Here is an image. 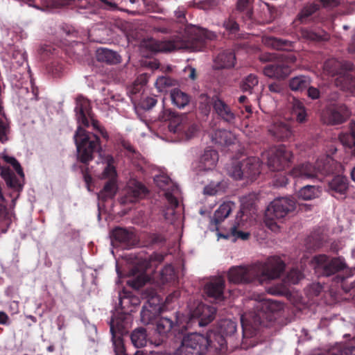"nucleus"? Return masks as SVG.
<instances>
[{"mask_svg": "<svg viewBox=\"0 0 355 355\" xmlns=\"http://www.w3.org/2000/svg\"><path fill=\"white\" fill-rule=\"evenodd\" d=\"M96 58L99 62L111 64H117L121 61V56L116 51L105 48H100L97 50Z\"/></svg>", "mask_w": 355, "mask_h": 355, "instance_id": "29", "label": "nucleus"}, {"mask_svg": "<svg viewBox=\"0 0 355 355\" xmlns=\"http://www.w3.org/2000/svg\"><path fill=\"white\" fill-rule=\"evenodd\" d=\"M345 355H355V344L353 341L344 345Z\"/></svg>", "mask_w": 355, "mask_h": 355, "instance_id": "64", "label": "nucleus"}, {"mask_svg": "<svg viewBox=\"0 0 355 355\" xmlns=\"http://www.w3.org/2000/svg\"><path fill=\"white\" fill-rule=\"evenodd\" d=\"M231 234L236 238L241 239L243 241L248 239L250 237V233L238 230L236 226L231 227Z\"/></svg>", "mask_w": 355, "mask_h": 355, "instance_id": "61", "label": "nucleus"}, {"mask_svg": "<svg viewBox=\"0 0 355 355\" xmlns=\"http://www.w3.org/2000/svg\"><path fill=\"white\" fill-rule=\"evenodd\" d=\"M225 282L223 278L219 277L211 280L205 286V293L208 297L214 302H221L224 300V289Z\"/></svg>", "mask_w": 355, "mask_h": 355, "instance_id": "18", "label": "nucleus"}, {"mask_svg": "<svg viewBox=\"0 0 355 355\" xmlns=\"http://www.w3.org/2000/svg\"><path fill=\"white\" fill-rule=\"evenodd\" d=\"M264 44L278 51H291L294 46V42L275 37H266L263 39Z\"/></svg>", "mask_w": 355, "mask_h": 355, "instance_id": "27", "label": "nucleus"}, {"mask_svg": "<svg viewBox=\"0 0 355 355\" xmlns=\"http://www.w3.org/2000/svg\"><path fill=\"white\" fill-rule=\"evenodd\" d=\"M240 15V17L242 18L244 23L250 24L252 22V9H246L242 11H237Z\"/></svg>", "mask_w": 355, "mask_h": 355, "instance_id": "59", "label": "nucleus"}, {"mask_svg": "<svg viewBox=\"0 0 355 355\" xmlns=\"http://www.w3.org/2000/svg\"><path fill=\"white\" fill-rule=\"evenodd\" d=\"M226 347V341L223 336L209 331L206 336L192 333L184 336L178 348L182 355H204L207 351L223 352Z\"/></svg>", "mask_w": 355, "mask_h": 355, "instance_id": "5", "label": "nucleus"}, {"mask_svg": "<svg viewBox=\"0 0 355 355\" xmlns=\"http://www.w3.org/2000/svg\"><path fill=\"white\" fill-rule=\"evenodd\" d=\"M216 142L221 145L229 146L232 144V134L226 130L216 132Z\"/></svg>", "mask_w": 355, "mask_h": 355, "instance_id": "50", "label": "nucleus"}, {"mask_svg": "<svg viewBox=\"0 0 355 355\" xmlns=\"http://www.w3.org/2000/svg\"><path fill=\"white\" fill-rule=\"evenodd\" d=\"M112 341L115 355H128L122 336H112Z\"/></svg>", "mask_w": 355, "mask_h": 355, "instance_id": "47", "label": "nucleus"}, {"mask_svg": "<svg viewBox=\"0 0 355 355\" xmlns=\"http://www.w3.org/2000/svg\"><path fill=\"white\" fill-rule=\"evenodd\" d=\"M117 189L116 180H108L100 191L98 197L104 201L109 198H113L116 193Z\"/></svg>", "mask_w": 355, "mask_h": 355, "instance_id": "40", "label": "nucleus"}, {"mask_svg": "<svg viewBox=\"0 0 355 355\" xmlns=\"http://www.w3.org/2000/svg\"><path fill=\"white\" fill-rule=\"evenodd\" d=\"M214 62V67L217 69H230L235 65L236 55L232 51L225 50L219 53Z\"/></svg>", "mask_w": 355, "mask_h": 355, "instance_id": "23", "label": "nucleus"}, {"mask_svg": "<svg viewBox=\"0 0 355 355\" xmlns=\"http://www.w3.org/2000/svg\"><path fill=\"white\" fill-rule=\"evenodd\" d=\"M349 189V182L346 177L336 175L329 182V192L337 199L344 200Z\"/></svg>", "mask_w": 355, "mask_h": 355, "instance_id": "20", "label": "nucleus"}, {"mask_svg": "<svg viewBox=\"0 0 355 355\" xmlns=\"http://www.w3.org/2000/svg\"><path fill=\"white\" fill-rule=\"evenodd\" d=\"M254 0H237L236 11H242L252 8Z\"/></svg>", "mask_w": 355, "mask_h": 355, "instance_id": "60", "label": "nucleus"}, {"mask_svg": "<svg viewBox=\"0 0 355 355\" xmlns=\"http://www.w3.org/2000/svg\"><path fill=\"white\" fill-rule=\"evenodd\" d=\"M128 315L124 313L114 315L110 322V333L112 336H121L126 332L128 327Z\"/></svg>", "mask_w": 355, "mask_h": 355, "instance_id": "24", "label": "nucleus"}, {"mask_svg": "<svg viewBox=\"0 0 355 355\" xmlns=\"http://www.w3.org/2000/svg\"><path fill=\"white\" fill-rule=\"evenodd\" d=\"M350 135H343L340 137V139L343 145L352 147L355 146V122H351L349 125Z\"/></svg>", "mask_w": 355, "mask_h": 355, "instance_id": "48", "label": "nucleus"}, {"mask_svg": "<svg viewBox=\"0 0 355 355\" xmlns=\"http://www.w3.org/2000/svg\"><path fill=\"white\" fill-rule=\"evenodd\" d=\"M217 38L216 33L198 27L188 28L183 38L176 37L169 40L159 41L150 39L144 42L145 46L152 52H170L178 49H187L191 51H204L207 41Z\"/></svg>", "mask_w": 355, "mask_h": 355, "instance_id": "2", "label": "nucleus"}, {"mask_svg": "<svg viewBox=\"0 0 355 355\" xmlns=\"http://www.w3.org/2000/svg\"><path fill=\"white\" fill-rule=\"evenodd\" d=\"M8 129V124L3 119H0V141H4L7 140Z\"/></svg>", "mask_w": 355, "mask_h": 355, "instance_id": "62", "label": "nucleus"}, {"mask_svg": "<svg viewBox=\"0 0 355 355\" xmlns=\"http://www.w3.org/2000/svg\"><path fill=\"white\" fill-rule=\"evenodd\" d=\"M103 178L116 180L117 173L115 166H106L102 173Z\"/></svg>", "mask_w": 355, "mask_h": 355, "instance_id": "57", "label": "nucleus"}, {"mask_svg": "<svg viewBox=\"0 0 355 355\" xmlns=\"http://www.w3.org/2000/svg\"><path fill=\"white\" fill-rule=\"evenodd\" d=\"M178 276L171 265L166 266L160 272V279L162 284L175 283Z\"/></svg>", "mask_w": 355, "mask_h": 355, "instance_id": "43", "label": "nucleus"}, {"mask_svg": "<svg viewBox=\"0 0 355 355\" xmlns=\"http://www.w3.org/2000/svg\"><path fill=\"white\" fill-rule=\"evenodd\" d=\"M243 167L244 177L251 181L255 180L261 173V162L256 157H250L243 160Z\"/></svg>", "mask_w": 355, "mask_h": 355, "instance_id": "22", "label": "nucleus"}, {"mask_svg": "<svg viewBox=\"0 0 355 355\" xmlns=\"http://www.w3.org/2000/svg\"><path fill=\"white\" fill-rule=\"evenodd\" d=\"M315 269L319 275L322 277L334 276L333 281L340 284L342 289L348 293L352 286L347 284V279L353 275L345 259L342 257H331L324 254L315 255L313 257Z\"/></svg>", "mask_w": 355, "mask_h": 355, "instance_id": "4", "label": "nucleus"}, {"mask_svg": "<svg viewBox=\"0 0 355 355\" xmlns=\"http://www.w3.org/2000/svg\"><path fill=\"white\" fill-rule=\"evenodd\" d=\"M289 175L293 178L300 180L318 179L315 164L313 165L310 162H305L295 166L289 172Z\"/></svg>", "mask_w": 355, "mask_h": 355, "instance_id": "21", "label": "nucleus"}, {"mask_svg": "<svg viewBox=\"0 0 355 355\" xmlns=\"http://www.w3.org/2000/svg\"><path fill=\"white\" fill-rule=\"evenodd\" d=\"M296 208L294 198L282 197L275 198L268 206L265 213L266 225L272 230L277 227L275 220L282 219Z\"/></svg>", "mask_w": 355, "mask_h": 355, "instance_id": "7", "label": "nucleus"}, {"mask_svg": "<svg viewBox=\"0 0 355 355\" xmlns=\"http://www.w3.org/2000/svg\"><path fill=\"white\" fill-rule=\"evenodd\" d=\"M3 160L12 166L17 173L21 178L24 177V173L23 172V169L19 164V162L14 157L8 155L3 156Z\"/></svg>", "mask_w": 355, "mask_h": 355, "instance_id": "53", "label": "nucleus"}, {"mask_svg": "<svg viewBox=\"0 0 355 355\" xmlns=\"http://www.w3.org/2000/svg\"><path fill=\"white\" fill-rule=\"evenodd\" d=\"M177 327V322H174L170 318L162 317L156 322V333L158 334V339L154 342L151 341L152 343L156 346H159L166 341V338L169 334L172 331H175Z\"/></svg>", "mask_w": 355, "mask_h": 355, "instance_id": "17", "label": "nucleus"}, {"mask_svg": "<svg viewBox=\"0 0 355 355\" xmlns=\"http://www.w3.org/2000/svg\"><path fill=\"white\" fill-rule=\"evenodd\" d=\"M269 132L278 140L287 139L293 135L290 125L283 121L275 123Z\"/></svg>", "mask_w": 355, "mask_h": 355, "instance_id": "26", "label": "nucleus"}, {"mask_svg": "<svg viewBox=\"0 0 355 355\" xmlns=\"http://www.w3.org/2000/svg\"><path fill=\"white\" fill-rule=\"evenodd\" d=\"M76 116L79 124L78 126L89 127L90 124L97 131L99 128L98 121L94 119L90 101L82 96H79L76 100L75 107Z\"/></svg>", "mask_w": 355, "mask_h": 355, "instance_id": "9", "label": "nucleus"}, {"mask_svg": "<svg viewBox=\"0 0 355 355\" xmlns=\"http://www.w3.org/2000/svg\"><path fill=\"white\" fill-rule=\"evenodd\" d=\"M169 129L174 133L188 140L191 139L198 131V125L186 116L181 117L171 123Z\"/></svg>", "mask_w": 355, "mask_h": 355, "instance_id": "13", "label": "nucleus"}, {"mask_svg": "<svg viewBox=\"0 0 355 355\" xmlns=\"http://www.w3.org/2000/svg\"><path fill=\"white\" fill-rule=\"evenodd\" d=\"M310 78L305 76L292 78L289 81V87L292 91L302 92L310 85Z\"/></svg>", "mask_w": 355, "mask_h": 355, "instance_id": "39", "label": "nucleus"}, {"mask_svg": "<svg viewBox=\"0 0 355 355\" xmlns=\"http://www.w3.org/2000/svg\"><path fill=\"white\" fill-rule=\"evenodd\" d=\"M170 96L173 104L180 109L184 108L190 102V96L178 88L172 89Z\"/></svg>", "mask_w": 355, "mask_h": 355, "instance_id": "35", "label": "nucleus"}, {"mask_svg": "<svg viewBox=\"0 0 355 355\" xmlns=\"http://www.w3.org/2000/svg\"><path fill=\"white\" fill-rule=\"evenodd\" d=\"M318 9V7L315 4H311L304 7L297 15L298 19L302 23L304 22L306 19L315 13Z\"/></svg>", "mask_w": 355, "mask_h": 355, "instance_id": "51", "label": "nucleus"}, {"mask_svg": "<svg viewBox=\"0 0 355 355\" xmlns=\"http://www.w3.org/2000/svg\"><path fill=\"white\" fill-rule=\"evenodd\" d=\"M73 139L76 146L77 159L85 165L94 159L95 154L100 153L102 150L99 137L87 131L83 127H78Z\"/></svg>", "mask_w": 355, "mask_h": 355, "instance_id": "6", "label": "nucleus"}, {"mask_svg": "<svg viewBox=\"0 0 355 355\" xmlns=\"http://www.w3.org/2000/svg\"><path fill=\"white\" fill-rule=\"evenodd\" d=\"M164 257L162 254L153 253L146 257L142 261L139 269H136L137 272H146L148 268L155 266L164 261Z\"/></svg>", "mask_w": 355, "mask_h": 355, "instance_id": "38", "label": "nucleus"}, {"mask_svg": "<svg viewBox=\"0 0 355 355\" xmlns=\"http://www.w3.org/2000/svg\"><path fill=\"white\" fill-rule=\"evenodd\" d=\"M293 112L296 115L297 121L299 123H303L306 121V113L305 107H304L302 103L297 100H294Z\"/></svg>", "mask_w": 355, "mask_h": 355, "instance_id": "49", "label": "nucleus"}, {"mask_svg": "<svg viewBox=\"0 0 355 355\" xmlns=\"http://www.w3.org/2000/svg\"><path fill=\"white\" fill-rule=\"evenodd\" d=\"M158 310L157 306H152L150 302L146 303L140 313L141 322L144 324H153L157 316Z\"/></svg>", "mask_w": 355, "mask_h": 355, "instance_id": "32", "label": "nucleus"}, {"mask_svg": "<svg viewBox=\"0 0 355 355\" xmlns=\"http://www.w3.org/2000/svg\"><path fill=\"white\" fill-rule=\"evenodd\" d=\"M223 27L230 38L237 39L240 37V25L236 21L234 14L230 15L228 18L224 20Z\"/></svg>", "mask_w": 355, "mask_h": 355, "instance_id": "30", "label": "nucleus"}, {"mask_svg": "<svg viewBox=\"0 0 355 355\" xmlns=\"http://www.w3.org/2000/svg\"><path fill=\"white\" fill-rule=\"evenodd\" d=\"M112 242L124 248H130L136 245L137 239L135 233L130 229L117 227L111 232Z\"/></svg>", "mask_w": 355, "mask_h": 355, "instance_id": "14", "label": "nucleus"}, {"mask_svg": "<svg viewBox=\"0 0 355 355\" xmlns=\"http://www.w3.org/2000/svg\"><path fill=\"white\" fill-rule=\"evenodd\" d=\"M287 278L291 283L297 284L302 279V273L297 269H292L288 272Z\"/></svg>", "mask_w": 355, "mask_h": 355, "instance_id": "58", "label": "nucleus"}, {"mask_svg": "<svg viewBox=\"0 0 355 355\" xmlns=\"http://www.w3.org/2000/svg\"><path fill=\"white\" fill-rule=\"evenodd\" d=\"M282 309V303L270 299H261L256 302L253 311L242 315L243 348L254 347L259 341H262L260 337L265 334V329L272 327L277 319V313Z\"/></svg>", "mask_w": 355, "mask_h": 355, "instance_id": "1", "label": "nucleus"}, {"mask_svg": "<svg viewBox=\"0 0 355 355\" xmlns=\"http://www.w3.org/2000/svg\"><path fill=\"white\" fill-rule=\"evenodd\" d=\"M259 80L257 76L250 74L243 79L240 84V87L243 92L252 93V89L258 85Z\"/></svg>", "mask_w": 355, "mask_h": 355, "instance_id": "45", "label": "nucleus"}, {"mask_svg": "<svg viewBox=\"0 0 355 355\" xmlns=\"http://www.w3.org/2000/svg\"><path fill=\"white\" fill-rule=\"evenodd\" d=\"M0 175L5 180L8 187L14 189H21L18 178L9 167L0 166Z\"/></svg>", "mask_w": 355, "mask_h": 355, "instance_id": "31", "label": "nucleus"}, {"mask_svg": "<svg viewBox=\"0 0 355 355\" xmlns=\"http://www.w3.org/2000/svg\"><path fill=\"white\" fill-rule=\"evenodd\" d=\"M285 263L279 257H271L266 261L257 262L247 266H233L227 274L228 280L234 284H248L257 280L275 279L283 274Z\"/></svg>", "mask_w": 355, "mask_h": 355, "instance_id": "3", "label": "nucleus"}, {"mask_svg": "<svg viewBox=\"0 0 355 355\" xmlns=\"http://www.w3.org/2000/svg\"><path fill=\"white\" fill-rule=\"evenodd\" d=\"M218 161V152L211 148H207L200 158L198 168L200 171L212 170Z\"/></svg>", "mask_w": 355, "mask_h": 355, "instance_id": "25", "label": "nucleus"}, {"mask_svg": "<svg viewBox=\"0 0 355 355\" xmlns=\"http://www.w3.org/2000/svg\"><path fill=\"white\" fill-rule=\"evenodd\" d=\"M334 165V160L328 157L318 159L315 162L318 179H319V175H327L334 173L335 170Z\"/></svg>", "mask_w": 355, "mask_h": 355, "instance_id": "34", "label": "nucleus"}, {"mask_svg": "<svg viewBox=\"0 0 355 355\" xmlns=\"http://www.w3.org/2000/svg\"><path fill=\"white\" fill-rule=\"evenodd\" d=\"M216 313L215 307L200 302L191 311V321L197 322L200 327H204L214 319Z\"/></svg>", "mask_w": 355, "mask_h": 355, "instance_id": "10", "label": "nucleus"}, {"mask_svg": "<svg viewBox=\"0 0 355 355\" xmlns=\"http://www.w3.org/2000/svg\"><path fill=\"white\" fill-rule=\"evenodd\" d=\"M199 110L205 114L208 115L212 107V97L210 98L207 94L202 93L198 97Z\"/></svg>", "mask_w": 355, "mask_h": 355, "instance_id": "44", "label": "nucleus"}, {"mask_svg": "<svg viewBox=\"0 0 355 355\" xmlns=\"http://www.w3.org/2000/svg\"><path fill=\"white\" fill-rule=\"evenodd\" d=\"M263 74L276 79H284L291 72V67L285 62H276L266 65L263 69Z\"/></svg>", "mask_w": 355, "mask_h": 355, "instance_id": "19", "label": "nucleus"}, {"mask_svg": "<svg viewBox=\"0 0 355 355\" xmlns=\"http://www.w3.org/2000/svg\"><path fill=\"white\" fill-rule=\"evenodd\" d=\"M344 82L343 87L355 96V77L347 75L344 77Z\"/></svg>", "mask_w": 355, "mask_h": 355, "instance_id": "56", "label": "nucleus"}, {"mask_svg": "<svg viewBox=\"0 0 355 355\" xmlns=\"http://www.w3.org/2000/svg\"><path fill=\"white\" fill-rule=\"evenodd\" d=\"M234 203L231 202H224L215 211L211 223L216 225L222 223L231 213Z\"/></svg>", "mask_w": 355, "mask_h": 355, "instance_id": "33", "label": "nucleus"}, {"mask_svg": "<svg viewBox=\"0 0 355 355\" xmlns=\"http://www.w3.org/2000/svg\"><path fill=\"white\" fill-rule=\"evenodd\" d=\"M157 102L155 96H147L141 100L140 106L143 110H149L156 105Z\"/></svg>", "mask_w": 355, "mask_h": 355, "instance_id": "55", "label": "nucleus"}, {"mask_svg": "<svg viewBox=\"0 0 355 355\" xmlns=\"http://www.w3.org/2000/svg\"><path fill=\"white\" fill-rule=\"evenodd\" d=\"M157 186L165 191V197L173 209L178 207L179 202L174 194H177L179 189L166 175H157L154 178Z\"/></svg>", "mask_w": 355, "mask_h": 355, "instance_id": "11", "label": "nucleus"}, {"mask_svg": "<svg viewBox=\"0 0 355 355\" xmlns=\"http://www.w3.org/2000/svg\"><path fill=\"white\" fill-rule=\"evenodd\" d=\"M146 193V188L141 183H138L135 187L128 189L126 196L127 200L132 202L137 201L139 198L144 197Z\"/></svg>", "mask_w": 355, "mask_h": 355, "instance_id": "42", "label": "nucleus"}, {"mask_svg": "<svg viewBox=\"0 0 355 355\" xmlns=\"http://www.w3.org/2000/svg\"><path fill=\"white\" fill-rule=\"evenodd\" d=\"M320 193L321 190L320 187L306 185L300 190L298 195L300 198L309 200L318 197Z\"/></svg>", "mask_w": 355, "mask_h": 355, "instance_id": "41", "label": "nucleus"}, {"mask_svg": "<svg viewBox=\"0 0 355 355\" xmlns=\"http://www.w3.org/2000/svg\"><path fill=\"white\" fill-rule=\"evenodd\" d=\"M132 345L137 348L144 347L148 341V335L145 328L137 327L130 334Z\"/></svg>", "mask_w": 355, "mask_h": 355, "instance_id": "36", "label": "nucleus"}, {"mask_svg": "<svg viewBox=\"0 0 355 355\" xmlns=\"http://www.w3.org/2000/svg\"><path fill=\"white\" fill-rule=\"evenodd\" d=\"M165 241L164 236L161 234L150 233L147 235V241L149 245L162 244Z\"/></svg>", "mask_w": 355, "mask_h": 355, "instance_id": "54", "label": "nucleus"}, {"mask_svg": "<svg viewBox=\"0 0 355 355\" xmlns=\"http://www.w3.org/2000/svg\"><path fill=\"white\" fill-rule=\"evenodd\" d=\"M324 70L330 76H334L336 75L341 74L343 69L350 70L351 67L349 64L339 62L336 59H329L324 63L323 66Z\"/></svg>", "mask_w": 355, "mask_h": 355, "instance_id": "28", "label": "nucleus"}, {"mask_svg": "<svg viewBox=\"0 0 355 355\" xmlns=\"http://www.w3.org/2000/svg\"><path fill=\"white\" fill-rule=\"evenodd\" d=\"M268 89L270 92L280 94L284 90V87L282 83L274 82L268 85Z\"/></svg>", "mask_w": 355, "mask_h": 355, "instance_id": "63", "label": "nucleus"}, {"mask_svg": "<svg viewBox=\"0 0 355 355\" xmlns=\"http://www.w3.org/2000/svg\"><path fill=\"white\" fill-rule=\"evenodd\" d=\"M175 84V80L168 76L159 77L155 82L156 87L160 91H162L166 87L173 86Z\"/></svg>", "mask_w": 355, "mask_h": 355, "instance_id": "52", "label": "nucleus"}, {"mask_svg": "<svg viewBox=\"0 0 355 355\" xmlns=\"http://www.w3.org/2000/svg\"><path fill=\"white\" fill-rule=\"evenodd\" d=\"M229 175L235 180L245 178L244 177L243 161L233 162L229 169Z\"/></svg>", "mask_w": 355, "mask_h": 355, "instance_id": "46", "label": "nucleus"}, {"mask_svg": "<svg viewBox=\"0 0 355 355\" xmlns=\"http://www.w3.org/2000/svg\"><path fill=\"white\" fill-rule=\"evenodd\" d=\"M350 112L344 104L332 105L323 114L324 122L330 125L344 123L349 116Z\"/></svg>", "mask_w": 355, "mask_h": 355, "instance_id": "12", "label": "nucleus"}, {"mask_svg": "<svg viewBox=\"0 0 355 355\" xmlns=\"http://www.w3.org/2000/svg\"><path fill=\"white\" fill-rule=\"evenodd\" d=\"M212 108L219 119L229 124L235 123L236 114L231 107L217 94L212 96Z\"/></svg>", "mask_w": 355, "mask_h": 355, "instance_id": "15", "label": "nucleus"}, {"mask_svg": "<svg viewBox=\"0 0 355 355\" xmlns=\"http://www.w3.org/2000/svg\"><path fill=\"white\" fill-rule=\"evenodd\" d=\"M236 331V324L235 322L230 320H225L220 322L219 325V331H212L216 334L221 335L223 338V339L226 341V343H227L225 337L227 336H231L234 335V334ZM227 349V347L222 352H225Z\"/></svg>", "mask_w": 355, "mask_h": 355, "instance_id": "37", "label": "nucleus"}, {"mask_svg": "<svg viewBox=\"0 0 355 355\" xmlns=\"http://www.w3.org/2000/svg\"><path fill=\"white\" fill-rule=\"evenodd\" d=\"M293 155L285 146L280 145L270 150L267 153V163L272 171H283L290 166Z\"/></svg>", "mask_w": 355, "mask_h": 355, "instance_id": "8", "label": "nucleus"}, {"mask_svg": "<svg viewBox=\"0 0 355 355\" xmlns=\"http://www.w3.org/2000/svg\"><path fill=\"white\" fill-rule=\"evenodd\" d=\"M299 38L305 42L317 43L327 40L329 35L320 27H301L299 29Z\"/></svg>", "mask_w": 355, "mask_h": 355, "instance_id": "16", "label": "nucleus"}]
</instances>
